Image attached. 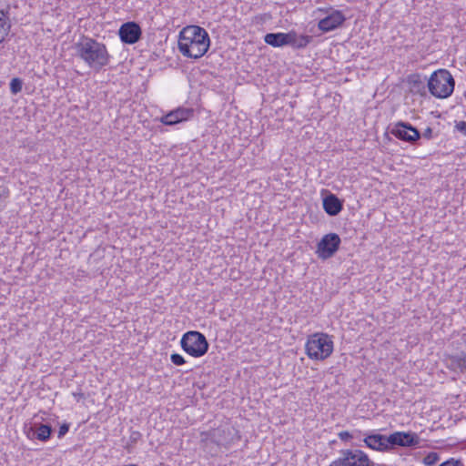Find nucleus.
Returning a JSON list of instances; mask_svg holds the SVG:
<instances>
[{"instance_id":"nucleus-1","label":"nucleus","mask_w":466,"mask_h":466,"mask_svg":"<svg viewBox=\"0 0 466 466\" xmlns=\"http://www.w3.org/2000/svg\"><path fill=\"white\" fill-rule=\"evenodd\" d=\"M210 39L207 31L198 25L185 27L179 34V52L188 58L202 57L208 50Z\"/></svg>"},{"instance_id":"nucleus-2","label":"nucleus","mask_w":466,"mask_h":466,"mask_svg":"<svg viewBox=\"0 0 466 466\" xmlns=\"http://www.w3.org/2000/svg\"><path fill=\"white\" fill-rule=\"evenodd\" d=\"M76 52L90 66L100 67L107 61L106 47L96 41L86 38L76 45Z\"/></svg>"},{"instance_id":"nucleus-3","label":"nucleus","mask_w":466,"mask_h":466,"mask_svg":"<svg viewBox=\"0 0 466 466\" xmlns=\"http://www.w3.org/2000/svg\"><path fill=\"white\" fill-rule=\"evenodd\" d=\"M454 79L446 69L433 72L428 80V87L432 96L438 98L449 97L454 90Z\"/></svg>"},{"instance_id":"nucleus-4","label":"nucleus","mask_w":466,"mask_h":466,"mask_svg":"<svg viewBox=\"0 0 466 466\" xmlns=\"http://www.w3.org/2000/svg\"><path fill=\"white\" fill-rule=\"evenodd\" d=\"M333 351V341L328 334L315 333L306 343V352L309 359L324 360Z\"/></svg>"},{"instance_id":"nucleus-5","label":"nucleus","mask_w":466,"mask_h":466,"mask_svg":"<svg viewBox=\"0 0 466 466\" xmlns=\"http://www.w3.org/2000/svg\"><path fill=\"white\" fill-rule=\"evenodd\" d=\"M264 41L274 47L291 46L296 48H301L308 45L309 36H299L294 31L289 33H268L264 36Z\"/></svg>"},{"instance_id":"nucleus-6","label":"nucleus","mask_w":466,"mask_h":466,"mask_svg":"<svg viewBox=\"0 0 466 466\" xmlns=\"http://www.w3.org/2000/svg\"><path fill=\"white\" fill-rule=\"evenodd\" d=\"M181 348L190 356L198 358L206 354L208 343L206 337L198 331L185 333L180 341Z\"/></svg>"},{"instance_id":"nucleus-7","label":"nucleus","mask_w":466,"mask_h":466,"mask_svg":"<svg viewBox=\"0 0 466 466\" xmlns=\"http://www.w3.org/2000/svg\"><path fill=\"white\" fill-rule=\"evenodd\" d=\"M207 436L206 441L209 440L210 442L216 443L218 446H228L239 440L238 430L229 423L222 424L210 431Z\"/></svg>"},{"instance_id":"nucleus-8","label":"nucleus","mask_w":466,"mask_h":466,"mask_svg":"<svg viewBox=\"0 0 466 466\" xmlns=\"http://www.w3.org/2000/svg\"><path fill=\"white\" fill-rule=\"evenodd\" d=\"M340 238L336 233L325 235L318 244L317 254L319 258H331L339 249Z\"/></svg>"},{"instance_id":"nucleus-9","label":"nucleus","mask_w":466,"mask_h":466,"mask_svg":"<svg viewBox=\"0 0 466 466\" xmlns=\"http://www.w3.org/2000/svg\"><path fill=\"white\" fill-rule=\"evenodd\" d=\"M141 27L136 22L124 23L118 28V36L120 37V40L125 44H136L141 38Z\"/></svg>"},{"instance_id":"nucleus-10","label":"nucleus","mask_w":466,"mask_h":466,"mask_svg":"<svg viewBox=\"0 0 466 466\" xmlns=\"http://www.w3.org/2000/svg\"><path fill=\"white\" fill-rule=\"evenodd\" d=\"M388 449L396 446L410 447L419 443V438L415 433L397 431L386 437Z\"/></svg>"},{"instance_id":"nucleus-11","label":"nucleus","mask_w":466,"mask_h":466,"mask_svg":"<svg viewBox=\"0 0 466 466\" xmlns=\"http://www.w3.org/2000/svg\"><path fill=\"white\" fill-rule=\"evenodd\" d=\"M391 134L399 139L410 143L417 141L420 137V134L417 128L405 122H398L395 124L391 129Z\"/></svg>"},{"instance_id":"nucleus-12","label":"nucleus","mask_w":466,"mask_h":466,"mask_svg":"<svg viewBox=\"0 0 466 466\" xmlns=\"http://www.w3.org/2000/svg\"><path fill=\"white\" fill-rule=\"evenodd\" d=\"M334 464L330 466H371L368 455L360 450L347 451L344 452L342 461L339 465L336 461Z\"/></svg>"},{"instance_id":"nucleus-13","label":"nucleus","mask_w":466,"mask_h":466,"mask_svg":"<svg viewBox=\"0 0 466 466\" xmlns=\"http://www.w3.org/2000/svg\"><path fill=\"white\" fill-rule=\"evenodd\" d=\"M193 110L186 107H178L170 111L160 118V122L167 126H173L190 118Z\"/></svg>"},{"instance_id":"nucleus-14","label":"nucleus","mask_w":466,"mask_h":466,"mask_svg":"<svg viewBox=\"0 0 466 466\" xmlns=\"http://www.w3.org/2000/svg\"><path fill=\"white\" fill-rule=\"evenodd\" d=\"M345 16L340 11H334L319 22V28L323 32H329L340 26L345 21Z\"/></svg>"},{"instance_id":"nucleus-15","label":"nucleus","mask_w":466,"mask_h":466,"mask_svg":"<svg viewBox=\"0 0 466 466\" xmlns=\"http://www.w3.org/2000/svg\"><path fill=\"white\" fill-rule=\"evenodd\" d=\"M323 208L329 216H336L342 209V204L335 195L330 194L323 199Z\"/></svg>"},{"instance_id":"nucleus-16","label":"nucleus","mask_w":466,"mask_h":466,"mask_svg":"<svg viewBox=\"0 0 466 466\" xmlns=\"http://www.w3.org/2000/svg\"><path fill=\"white\" fill-rule=\"evenodd\" d=\"M448 367L453 370L466 372V353L461 352L455 355H450L447 358Z\"/></svg>"},{"instance_id":"nucleus-17","label":"nucleus","mask_w":466,"mask_h":466,"mask_svg":"<svg viewBox=\"0 0 466 466\" xmlns=\"http://www.w3.org/2000/svg\"><path fill=\"white\" fill-rule=\"evenodd\" d=\"M364 442L368 447L377 450L385 451L388 450V443L386 442V436L380 434H373L367 436L364 439Z\"/></svg>"},{"instance_id":"nucleus-18","label":"nucleus","mask_w":466,"mask_h":466,"mask_svg":"<svg viewBox=\"0 0 466 466\" xmlns=\"http://www.w3.org/2000/svg\"><path fill=\"white\" fill-rule=\"evenodd\" d=\"M10 25L5 20L4 11L0 10V44H2L9 34Z\"/></svg>"},{"instance_id":"nucleus-19","label":"nucleus","mask_w":466,"mask_h":466,"mask_svg":"<svg viewBox=\"0 0 466 466\" xmlns=\"http://www.w3.org/2000/svg\"><path fill=\"white\" fill-rule=\"evenodd\" d=\"M50 434L51 427L45 424H41L35 431L36 438L40 441H46L50 437Z\"/></svg>"},{"instance_id":"nucleus-20","label":"nucleus","mask_w":466,"mask_h":466,"mask_svg":"<svg viewBox=\"0 0 466 466\" xmlns=\"http://www.w3.org/2000/svg\"><path fill=\"white\" fill-rule=\"evenodd\" d=\"M440 462V455L438 452H430L423 458V463L427 466H432Z\"/></svg>"},{"instance_id":"nucleus-21","label":"nucleus","mask_w":466,"mask_h":466,"mask_svg":"<svg viewBox=\"0 0 466 466\" xmlns=\"http://www.w3.org/2000/svg\"><path fill=\"white\" fill-rule=\"evenodd\" d=\"M10 89L12 93L16 94L22 90V82L18 78H13L10 83Z\"/></svg>"},{"instance_id":"nucleus-22","label":"nucleus","mask_w":466,"mask_h":466,"mask_svg":"<svg viewBox=\"0 0 466 466\" xmlns=\"http://www.w3.org/2000/svg\"><path fill=\"white\" fill-rule=\"evenodd\" d=\"M170 359H171L172 363H174L177 366H180L186 362L183 356H181L178 353H173L171 355Z\"/></svg>"},{"instance_id":"nucleus-23","label":"nucleus","mask_w":466,"mask_h":466,"mask_svg":"<svg viewBox=\"0 0 466 466\" xmlns=\"http://www.w3.org/2000/svg\"><path fill=\"white\" fill-rule=\"evenodd\" d=\"M460 461L453 459L446 460L440 462L439 466H459Z\"/></svg>"},{"instance_id":"nucleus-24","label":"nucleus","mask_w":466,"mask_h":466,"mask_svg":"<svg viewBox=\"0 0 466 466\" xmlns=\"http://www.w3.org/2000/svg\"><path fill=\"white\" fill-rule=\"evenodd\" d=\"M456 129L461 133L466 134V122L465 121H460L455 126Z\"/></svg>"},{"instance_id":"nucleus-25","label":"nucleus","mask_w":466,"mask_h":466,"mask_svg":"<svg viewBox=\"0 0 466 466\" xmlns=\"http://www.w3.org/2000/svg\"><path fill=\"white\" fill-rule=\"evenodd\" d=\"M69 430V426L67 424H63L60 426L58 431V437L61 438L64 436Z\"/></svg>"},{"instance_id":"nucleus-26","label":"nucleus","mask_w":466,"mask_h":466,"mask_svg":"<svg viewBox=\"0 0 466 466\" xmlns=\"http://www.w3.org/2000/svg\"><path fill=\"white\" fill-rule=\"evenodd\" d=\"M339 437L341 441H347L351 438V434L349 431H341L339 433Z\"/></svg>"},{"instance_id":"nucleus-27","label":"nucleus","mask_w":466,"mask_h":466,"mask_svg":"<svg viewBox=\"0 0 466 466\" xmlns=\"http://www.w3.org/2000/svg\"><path fill=\"white\" fill-rule=\"evenodd\" d=\"M410 83H413L415 86L416 84H422L420 77L419 75H414L410 76Z\"/></svg>"},{"instance_id":"nucleus-28","label":"nucleus","mask_w":466,"mask_h":466,"mask_svg":"<svg viewBox=\"0 0 466 466\" xmlns=\"http://www.w3.org/2000/svg\"><path fill=\"white\" fill-rule=\"evenodd\" d=\"M432 134V129L431 127H427L423 132V137L426 138H431Z\"/></svg>"}]
</instances>
